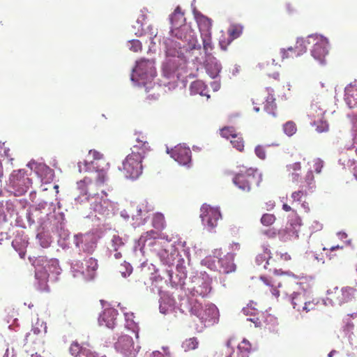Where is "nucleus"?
<instances>
[{"label": "nucleus", "instance_id": "nucleus-55", "mask_svg": "<svg viewBox=\"0 0 357 357\" xmlns=\"http://www.w3.org/2000/svg\"><path fill=\"white\" fill-rule=\"evenodd\" d=\"M29 333H33L35 334V335H36L37 337H40V338L42 339V333H41V331L39 328H33L29 331Z\"/></svg>", "mask_w": 357, "mask_h": 357}, {"label": "nucleus", "instance_id": "nucleus-16", "mask_svg": "<svg viewBox=\"0 0 357 357\" xmlns=\"http://www.w3.org/2000/svg\"><path fill=\"white\" fill-rule=\"evenodd\" d=\"M118 312L114 308L105 309L98 319L100 325H105L109 328H114L116 325Z\"/></svg>", "mask_w": 357, "mask_h": 357}, {"label": "nucleus", "instance_id": "nucleus-38", "mask_svg": "<svg viewBox=\"0 0 357 357\" xmlns=\"http://www.w3.org/2000/svg\"><path fill=\"white\" fill-rule=\"evenodd\" d=\"M283 130L287 135L291 137L296 132V125L294 121H287L283 126Z\"/></svg>", "mask_w": 357, "mask_h": 357}, {"label": "nucleus", "instance_id": "nucleus-33", "mask_svg": "<svg viewBox=\"0 0 357 357\" xmlns=\"http://www.w3.org/2000/svg\"><path fill=\"white\" fill-rule=\"evenodd\" d=\"M243 30V26L240 24H233L229 29L228 33L232 39H236L242 34Z\"/></svg>", "mask_w": 357, "mask_h": 357}, {"label": "nucleus", "instance_id": "nucleus-54", "mask_svg": "<svg viewBox=\"0 0 357 357\" xmlns=\"http://www.w3.org/2000/svg\"><path fill=\"white\" fill-rule=\"evenodd\" d=\"M276 256H280V259L284 261H289L291 259V256L287 252H277Z\"/></svg>", "mask_w": 357, "mask_h": 357}, {"label": "nucleus", "instance_id": "nucleus-49", "mask_svg": "<svg viewBox=\"0 0 357 357\" xmlns=\"http://www.w3.org/2000/svg\"><path fill=\"white\" fill-rule=\"evenodd\" d=\"M122 342H126L128 346L132 345V338L129 336H123L120 337L116 342V347L119 348Z\"/></svg>", "mask_w": 357, "mask_h": 357}, {"label": "nucleus", "instance_id": "nucleus-22", "mask_svg": "<svg viewBox=\"0 0 357 357\" xmlns=\"http://www.w3.org/2000/svg\"><path fill=\"white\" fill-rule=\"evenodd\" d=\"M89 351V349L81 346L77 342H73L69 348L70 354L74 357H87Z\"/></svg>", "mask_w": 357, "mask_h": 357}, {"label": "nucleus", "instance_id": "nucleus-39", "mask_svg": "<svg viewBox=\"0 0 357 357\" xmlns=\"http://www.w3.org/2000/svg\"><path fill=\"white\" fill-rule=\"evenodd\" d=\"M152 211V208L146 200H143L137 206V214L142 215Z\"/></svg>", "mask_w": 357, "mask_h": 357}, {"label": "nucleus", "instance_id": "nucleus-2", "mask_svg": "<svg viewBox=\"0 0 357 357\" xmlns=\"http://www.w3.org/2000/svg\"><path fill=\"white\" fill-rule=\"evenodd\" d=\"M256 264L258 266H261L264 269H268L270 272L273 271V275H263L260 279L268 287L272 294L275 297L280 296V291L278 289L282 285V281L280 277L287 276L289 278H296L295 275L291 272H284L282 270H277L273 267L271 261V253L268 249H266L263 252L259 254L255 259Z\"/></svg>", "mask_w": 357, "mask_h": 357}, {"label": "nucleus", "instance_id": "nucleus-56", "mask_svg": "<svg viewBox=\"0 0 357 357\" xmlns=\"http://www.w3.org/2000/svg\"><path fill=\"white\" fill-rule=\"evenodd\" d=\"M249 320L252 321L253 323H255V326H260V325H261V322L258 318H256V319L250 318V319H249Z\"/></svg>", "mask_w": 357, "mask_h": 357}, {"label": "nucleus", "instance_id": "nucleus-6", "mask_svg": "<svg viewBox=\"0 0 357 357\" xmlns=\"http://www.w3.org/2000/svg\"><path fill=\"white\" fill-rule=\"evenodd\" d=\"M357 297V289L346 286L343 287H334L329 289L326 293V300L332 305H342L355 301Z\"/></svg>", "mask_w": 357, "mask_h": 357}, {"label": "nucleus", "instance_id": "nucleus-26", "mask_svg": "<svg viewBox=\"0 0 357 357\" xmlns=\"http://www.w3.org/2000/svg\"><path fill=\"white\" fill-rule=\"evenodd\" d=\"M137 144L133 146L132 149H135L137 147L139 151H144V155L149 151V143L146 140V137L142 135L141 137H138L136 139Z\"/></svg>", "mask_w": 357, "mask_h": 357}, {"label": "nucleus", "instance_id": "nucleus-15", "mask_svg": "<svg viewBox=\"0 0 357 357\" xmlns=\"http://www.w3.org/2000/svg\"><path fill=\"white\" fill-rule=\"evenodd\" d=\"M166 54L167 56L183 58L185 52L188 48L184 45L182 47L181 43L172 39L165 40Z\"/></svg>", "mask_w": 357, "mask_h": 357}, {"label": "nucleus", "instance_id": "nucleus-18", "mask_svg": "<svg viewBox=\"0 0 357 357\" xmlns=\"http://www.w3.org/2000/svg\"><path fill=\"white\" fill-rule=\"evenodd\" d=\"M172 156L179 164L186 165L191 161V151L189 148L178 146L172 151Z\"/></svg>", "mask_w": 357, "mask_h": 357}, {"label": "nucleus", "instance_id": "nucleus-1", "mask_svg": "<svg viewBox=\"0 0 357 357\" xmlns=\"http://www.w3.org/2000/svg\"><path fill=\"white\" fill-rule=\"evenodd\" d=\"M108 180L107 172L104 169L97 170L93 173V177H84V179L77 182V188L82 195H88V200L91 201V205L95 211L101 214H105L108 208L111 206V202L106 198L107 194L102 190V194L105 195L99 197L97 195L98 189L103 186Z\"/></svg>", "mask_w": 357, "mask_h": 357}, {"label": "nucleus", "instance_id": "nucleus-21", "mask_svg": "<svg viewBox=\"0 0 357 357\" xmlns=\"http://www.w3.org/2000/svg\"><path fill=\"white\" fill-rule=\"evenodd\" d=\"M197 22L201 36L211 34L212 20L210 18L201 15L197 17Z\"/></svg>", "mask_w": 357, "mask_h": 357}, {"label": "nucleus", "instance_id": "nucleus-63", "mask_svg": "<svg viewBox=\"0 0 357 357\" xmlns=\"http://www.w3.org/2000/svg\"><path fill=\"white\" fill-rule=\"evenodd\" d=\"M26 190H26V188H25V189H24V188H23V189H22V190L19 192V193H20V195H22L23 193L26 192Z\"/></svg>", "mask_w": 357, "mask_h": 357}, {"label": "nucleus", "instance_id": "nucleus-41", "mask_svg": "<svg viewBox=\"0 0 357 357\" xmlns=\"http://www.w3.org/2000/svg\"><path fill=\"white\" fill-rule=\"evenodd\" d=\"M276 220L275 216L273 214L265 213L261 218V222L264 226H271L273 225Z\"/></svg>", "mask_w": 357, "mask_h": 357}, {"label": "nucleus", "instance_id": "nucleus-11", "mask_svg": "<svg viewBox=\"0 0 357 357\" xmlns=\"http://www.w3.org/2000/svg\"><path fill=\"white\" fill-rule=\"evenodd\" d=\"M199 216L202 224L209 231L213 230L217 227L218 222L222 217L218 208L212 207L206 204L201 206Z\"/></svg>", "mask_w": 357, "mask_h": 357}, {"label": "nucleus", "instance_id": "nucleus-9", "mask_svg": "<svg viewBox=\"0 0 357 357\" xmlns=\"http://www.w3.org/2000/svg\"><path fill=\"white\" fill-rule=\"evenodd\" d=\"M156 72L154 67V62L149 59H140L137 62L133 70L132 79L137 77V81L143 84L151 82L155 76Z\"/></svg>", "mask_w": 357, "mask_h": 357}, {"label": "nucleus", "instance_id": "nucleus-31", "mask_svg": "<svg viewBox=\"0 0 357 357\" xmlns=\"http://www.w3.org/2000/svg\"><path fill=\"white\" fill-rule=\"evenodd\" d=\"M206 86L204 83L201 80H196L193 82L190 85V91L193 93H199L201 96H204V91Z\"/></svg>", "mask_w": 357, "mask_h": 357}, {"label": "nucleus", "instance_id": "nucleus-37", "mask_svg": "<svg viewBox=\"0 0 357 357\" xmlns=\"http://www.w3.org/2000/svg\"><path fill=\"white\" fill-rule=\"evenodd\" d=\"M306 190L307 189L304 188V185H301L298 190L293 192L291 195L293 202H301V199L307 195Z\"/></svg>", "mask_w": 357, "mask_h": 357}, {"label": "nucleus", "instance_id": "nucleus-60", "mask_svg": "<svg viewBox=\"0 0 357 357\" xmlns=\"http://www.w3.org/2000/svg\"><path fill=\"white\" fill-rule=\"evenodd\" d=\"M114 257L116 259H119L121 257V252H116L115 254H114Z\"/></svg>", "mask_w": 357, "mask_h": 357}, {"label": "nucleus", "instance_id": "nucleus-10", "mask_svg": "<svg viewBox=\"0 0 357 357\" xmlns=\"http://www.w3.org/2000/svg\"><path fill=\"white\" fill-rule=\"evenodd\" d=\"M98 268V261L93 257H86L83 261H76L72 266L73 272L80 273L86 280L94 279Z\"/></svg>", "mask_w": 357, "mask_h": 357}, {"label": "nucleus", "instance_id": "nucleus-62", "mask_svg": "<svg viewBox=\"0 0 357 357\" xmlns=\"http://www.w3.org/2000/svg\"><path fill=\"white\" fill-rule=\"evenodd\" d=\"M31 357H43V356H42L40 354H39L38 353H35V354H31Z\"/></svg>", "mask_w": 357, "mask_h": 357}, {"label": "nucleus", "instance_id": "nucleus-45", "mask_svg": "<svg viewBox=\"0 0 357 357\" xmlns=\"http://www.w3.org/2000/svg\"><path fill=\"white\" fill-rule=\"evenodd\" d=\"M129 43L130 45V50H132L135 52H137L142 50V45L141 42L139 40H132Z\"/></svg>", "mask_w": 357, "mask_h": 357}, {"label": "nucleus", "instance_id": "nucleus-36", "mask_svg": "<svg viewBox=\"0 0 357 357\" xmlns=\"http://www.w3.org/2000/svg\"><path fill=\"white\" fill-rule=\"evenodd\" d=\"M238 349L243 356H247L252 351V344L250 342L244 339L238 346Z\"/></svg>", "mask_w": 357, "mask_h": 357}, {"label": "nucleus", "instance_id": "nucleus-24", "mask_svg": "<svg viewBox=\"0 0 357 357\" xmlns=\"http://www.w3.org/2000/svg\"><path fill=\"white\" fill-rule=\"evenodd\" d=\"M152 225L155 229L162 231L165 227L164 215L160 213L154 214L152 219Z\"/></svg>", "mask_w": 357, "mask_h": 357}, {"label": "nucleus", "instance_id": "nucleus-17", "mask_svg": "<svg viewBox=\"0 0 357 357\" xmlns=\"http://www.w3.org/2000/svg\"><path fill=\"white\" fill-rule=\"evenodd\" d=\"M218 315V310L214 305H206L201 313L199 314V319L205 325L213 324L215 322Z\"/></svg>", "mask_w": 357, "mask_h": 357}, {"label": "nucleus", "instance_id": "nucleus-12", "mask_svg": "<svg viewBox=\"0 0 357 357\" xmlns=\"http://www.w3.org/2000/svg\"><path fill=\"white\" fill-rule=\"evenodd\" d=\"M308 41L313 43V49L312 50V56L321 63L325 61L326 56L328 54V41L327 38L321 36H309Z\"/></svg>", "mask_w": 357, "mask_h": 357}, {"label": "nucleus", "instance_id": "nucleus-40", "mask_svg": "<svg viewBox=\"0 0 357 357\" xmlns=\"http://www.w3.org/2000/svg\"><path fill=\"white\" fill-rule=\"evenodd\" d=\"M160 230H153L151 229L150 231H146L144 234L142 235L141 239H144V241H146L149 239H156L160 236Z\"/></svg>", "mask_w": 357, "mask_h": 357}, {"label": "nucleus", "instance_id": "nucleus-52", "mask_svg": "<svg viewBox=\"0 0 357 357\" xmlns=\"http://www.w3.org/2000/svg\"><path fill=\"white\" fill-rule=\"evenodd\" d=\"M301 219L297 215H295L294 218L291 220V225L295 229L296 227L301 226Z\"/></svg>", "mask_w": 357, "mask_h": 357}, {"label": "nucleus", "instance_id": "nucleus-25", "mask_svg": "<svg viewBox=\"0 0 357 357\" xmlns=\"http://www.w3.org/2000/svg\"><path fill=\"white\" fill-rule=\"evenodd\" d=\"M230 143L238 151L242 152L244 150L245 142L241 134L237 133L230 139Z\"/></svg>", "mask_w": 357, "mask_h": 357}, {"label": "nucleus", "instance_id": "nucleus-47", "mask_svg": "<svg viewBox=\"0 0 357 357\" xmlns=\"http://www.w3.org/2000/svg\"><path fill=\"white\" fill-rule=\"evenodd\" d=\"M255 152L259 158H260L261 160H264L266 158V151H265V149L263 146H261V145L257 146L255 147Z\"/></svg>", "mask_w": 357, "mask_h": 357}, {"label": "nucleus", "instance_id": "nucleus-48", "mask_svg": "<svg viewBox=\"0 0 357 357\" xmlns=\"http://www.w3.org/2000/svg\"><path fill=\"white\" fill-rule=\"evenodd\" d=\"M257 306V303L253 302V301H250L245 307H244L243 309V313L246 315H248L249 313H250V310H253V311H255L257 312H258V309L256 307Z\"/></svg>", "mask_w": 357, "mask_h": 357}, {"label": "nucleus", "instance_id": "nucleus-64", "mask_svg": "<svg viewBox=\"0 0 357 357\" xmlns=\"http://www.w3.org/2000/svg\"><path fill=\"white\" fill-rule=\"evenodd\" d=\"M354 176H355L356 179L357 180V166L355 167Z\"/></svg>", "mask_w": 357, "mask_h": 357}, {"label": "nucleus", "instance_id": "nucleus-5", "mask_svg": "<svg viewBox=\"0 0 357 357\" xmlns=\"http://www.w3.org/2000/svg\"><path fill=\"white\" fill-rule=\"evenodd\" d=\"M291 303L294 308L301 313L314 312L322 305L319 298L305 291L294 293L291 298Z\"/></svg>", "mask_w": 357, "mask_h": 357}, {"label": "nucleus", "instance_id": "nucleus-53", "mask_svg": "<svg viewBox=\"0 0 357 357\" xmlns=\"http://www.w3.org/2000/svg\"><path fill=\"white\" fill-rule=\"evenodd\" d=\"M76 238H77L76 244L77 246H79V243H83V241H87V239L89 238V236L83 235V234L77 235Z\"/></svg>", "mask_w": 357, "mask_h": 357}, {"label": "nucleus", "instance_id": "nucleus-23", "mask_svg": "<svg viewBox=\"0 0 357 357\" xmlns=\"http://www.w3.org/2000/svg\"><path fill=\"white\" fill-rule=\"evenodd\" d=\"M326 110L320 107L317 103L312 104L309 110L308 116L312 122L325 116Z\"/></svg>", "mask_w": 357, "mask_h": 357}, {"label": "nucleus", "instance_id": "nucleus-20", "mask_svg": "<svg viewBox=\"0 0 357 357\" xmlns=\"http://www.w3.org/2000/svg\"><path fill=\"white\" fill-rule=\"evenodd\" d=\"M211 290V283L208 280L199 279L196 285L192 288L193 295L205 297Z\"/></svg>", "mask_w": 357, "mask_h": 357}, {"label": "nucleus", "instance_id": "nucleus-32", "mask_svg": "<svg viewBox=\"0 0 357 357\" xmlns=\"http://www.w3.org/2000/svg\"><path fill=\"white\" fill-rule=\"evenodd\" d=\"M199 342L196 337L186 339L182 343V348L185 351L194 350L198 347Z\"/></svg>", "mask_w": 357, "mask_h": 357}, {"label": "nucleus", "instance_id": "nucleus-8", "mask_svg": "<svg viewBox=\"0 0 357 357\" xmlns=\"http://www.w3.org/2000/svg\"><path fill=\"white\" fill-rule=\"evenodd\" d=\"M33 265L36 268V278L46 285L50 273L56 271L59 262L55 259H49L46 257L40 256L34 260Z\"/></svg>", "mask_w": 357, "mask_h": 357}, {"label": "nucleus", "instance_id": "nucleus-30", "mask_svg": "<svg viewBox=\"0 0 357 357\" xmlns=\"http://www.w3.org/2000/svg\"><path fill=\"white\" fill-rule=\"evenodd\" d=\"M311 123L316 127V130L319 132H327L329 129L328 123L325 119V116L315 120Z\"/></svg>", "mask_w": 357, "mask_h": 357}, {"label": "nucleus", "instance_id": "nucleus-13", "mask_svg": "<svg viewBox=\"0 0 357 357\" xmlns=\"http://www.w3.org/2000/svg\"><path fill=\"white\" fill-rule=\"evenodd\" d=\"M311 44L308 38H298L294 47L282 49L280 51L282 59L299 56L306 52L307 45Z\"/></svg>", "mask_w": 357, "mask_h": 357}, {"label": "nucleus", "instance_id": "nucleus-44", "mask_svg": "<svg viewBox=\"0 0 357 357\" xmlns=\"http://www.w3.org/2000/svg\"><path fill=\"white\" fill-rule=\"evenodd\" d=\"M204 307L202 305L198 302H195L191 307L190 312L192 314H195L199 317V314L202 312Z\"/></svg>", "mask_w": 357, "mask_h": 357}, {"label": "nucleus", "instance_id": "nucleus-34", "mask_svg": "<svg viewBox=\"0 0 357 357\" xmlns=\"http://www.w3.org/2000/svg\"><path fill=\"white\" fill-rule=\"evenodd\" d=\"M41 342L40 337H37L33 333H27L24 339V346H31Z\"/></svg>", "mask_w": 357, "mask_h": 357}, {"label": "nucleus", "instance_id": "nucleus-29", "mask_svg": "<svg viewBox=\"0 0 357 357\" xmlns=\"http://www.w3.org/2000/svg\"><path fill=\"white\" fill-rule=\"evenodd\" d=\"M234 353V349L231 347V341L228 340L227 342V347L224 349H220L217 350L213 357H231Z\"/></svg>", "mask_w": 357, "mask_h": 357}, {"label": "nucleus", "instance_id": "nucleus-19", "mask_svg": "<svg viewBox=\"0 0 357 357\" xmlns=\"http://www.w3.org/2000/svg\"><path fill=\"white\" fill-rule=\"evenodd\" d=\"M218 263L219 265L218 270L222 273H229L236 269L232 255L228 254L222 258L218 259Z\"/></svg>", "mask_w": 357, "mask_h": 357}, {"label": "nucleus", "instance_id": "nucleus-58", "mask_svg": "<svg viewBox=\"0 0 357 357\" xmlns=\"http://www.w3.org/2000/svg\"><path fill=\"white\" fill-rule=\"evenodd\" d=\"M342 246L336 245V246H332V247L329 249V250H330L331 252H333V251H334V250H337V249H342Z\"/></svg>", "mask_w": 357, "mask_h": 357}, {"label": "nucleus", "instance_id": "nucleus-14", "mask_svg": "<svg viewBox=\"0 0 357 357\" xmlns=\"http://www.w3.org/2000/svg\"><path fill=\"white\" fill-rule=\"evenodd\" d=\"M266 92L267 93L266 96L257 97L255 100L253 101V104L259 105V102H262L264 109L267 113L275 116L277 106L273 90L268 88L266 89Z\"/></svg>", "mask_w": 357, "mask_h": 357}, {"label": "nucleus", "instance_id": "nucleus-61", "mask_svg": "<svg viewBox=\"0 0 357 357\" xmlns=\"http://www.w3.org/2000/svg\"><path fill=\"white\" fill-rule=\"evenodd\" d=\"M119 241L120 244H123L121 240L119 237H114L113 239V242Z\"/></svg>", "mask_w": 357, "mask_h": 357}, {"label": "nucleus", "instance_id": "nucleus-51", "mask_svg": "<svg viewBox=\"0 0 357 357\" xmlns=\"http://www.w3.org/2000/svg\"><path fill=\"white\" fill-rule=\"evenodd\" d=\"M89 155H91L94 160H100L102 158L103 155L96 150H91L89 153Z\"/></svg>", "mask_w": 357, "mask_h": 357}, {"label": "nucleus", "instance_id": "nucleus-4", "mask_svg": "<svg viewBox=\"0 0 357 357\" xmlns=\"http://www.w3.org/2000/svg\"><path fill=\"white\" fill-rule=\"evenodd\" d=\"M262 181L261 174L256 168L241 170L233 178L236 186L244 192H250L256 188Z\"/></svg>", "mask_w": 357, "mask_h": 357}, {"label": "nucleus", "instance_id": "nucleus-28", "mask_svg": "<svg viewBox=\"0 0 357 357\" xmlns=\"http://www.w3.org/2000/svg\"><path fill=\"white\" fill-rule=\"evenodd\" d=\"M303 183L302 185H304V188L307 190H312L315 187L314 176L311 169L306 173Z\"/></svg>", "mask_w": 357, "mask_h": 357}, {"label": "nucleus", "instance_id": "nucleus-35", "mask_svg": "<svg viewBox=\"0 0 357 357\" xmlns=\"http://www.w3.org/2000/svg\"><path fill=\"white\" fill-rule=\"evenodd\" d=\"M238 132L232 126L224 127L220 130V134L222 137L229 139L234 137Z\"/></svg>", "mask_w": 357, "mask_h": 357}, {"label": "nucleus", "instance_id": "nucleus-46", "mask_svg": "<svg viewBox=\"0 0 357 357\" xmlns=\"http://www.w3.org/2000/svg\"><path fill=\"white\" fill-rule=\"evenodd\" d=\"M119 271L121 275L126 278L127 275H130L132 273V267L128 264H121L119 267Z\"/></svg>", "mask_w": 357, "mask_h": 357}, {"label": "nucleus", "instance_id": "nucleus-3", "mask_svg": "<svg viewBox=\"0 0 357 357\" xmlns=\"http://www.w3.org/2000/svg\"><path fill=\"white\" fill-rule=\"evenodd\" d=\"M173 28L172 34L177 38L186 42L190 50H200L201 45L199 43L195 32L184 23L185 19L181 8L178 6L170 17Z\"/></svg>", "mask_w": 357, "mask_h": 357}, {"label": "nucleus", "instance_id": "nucleus-27", "mask_svg": "<svg viewBox=\"0 0 357 357\" xmlns=\"http://www.w3.org/2000/svg\"><path fill=\"white\" fill-rule=\"evenodd\" d=\"M203 43V48L205 54L209 55L211 54V51L213 50V45L212 43L211 34H206L201 36Z\"/></svg>", "mask_w": 357, "mask_h": 357}, {"label": "nucleus", "instance_id": "nucleus-50", "mask_svg": "<svg viewBox=\"0 0 357 357\" xmlns=\"http://www.w3.org/2000/svg\"><path fill=\"white\" fill-rule=\"evenodd\" d=\"M288 175L294 183H298L301 179V174L299 172H288Z\"/></svg>", "mask_w": 357, "mask_h": 357}, {"label": "nucleus", "instance_id": "nucleus-7", "mask_svg": "<svg viewBox=\"0 0 357 357\" xmlns=\"http://www.w3.org/2000/svg\"><path fill=\"white\" fill-rule=\"evenodd\" d=\"M144 151H139L132 149V153L129 154L123 162V172L127 178H137L142 172V162L144 158Z\"/></svg>", "mask_w": 357, "mask_h": 357}, {"label": "nucleus", "instance_id": "nucleus-57", "mask_svg": "<svg viewBox=\"0 0 357 357\" xmlns=\"http://www.w3.org/2000/svg\"><path fill=\"white\" fill-rule=\"evenodd\" d=\"M282 209H283L284 211H287V212L291 211V206H289L287 204H284L282 205Z\"/></svg>", "mask_w": 357, "mask_h": 357}, {"label": "nucleus", "instance_id": "nucleus-42", "mask_svg": "<svg viewBox=\"0 0 357 357\" xmlns=\"http://www.w3.org/2000/svg\"><path fill=\"white\" fill-rule=\"evenodd\" d=\"M310 163L312 164L314 170L317 174L321 173L324 167V162L320 158H314L311 162H308L309 165Z\"/></svg>", "mask_w": 357, "mask_h": 357}, {"label": "nucleus", "instance_id": "nucleus-43", "mask_svg": "<svg viewBox=\"0 0 357 357\" xmlns=\"http://www.w3.org/2000/svg\"><path fill=\"white\" fill-rule=\"evenodd\" d=\"M287 172H299L301 171V164L299 162H296L286 166Z\"/></svg>", "mask_w": 357, "mask_h": 357}, {"label": "nucleus", "instance_id": "nucleus-59", "mask_svg": "<svg viewBox=\"0 0 357 357\" xmlns=\"http://www.w3.org/2000/svg\"><path fill=\"white\" fill-rule=\"evenodd\" d=\"M219 71H220V70H219L218 69H217V70H216V71H215V73H211V76L212 77H216V76L218 75V74Z\"/></svg>", "mask_w": 357, "mask_h": 357}]
</instances>
